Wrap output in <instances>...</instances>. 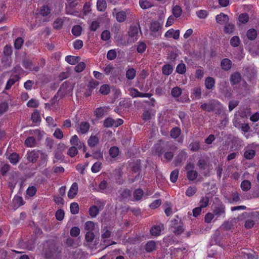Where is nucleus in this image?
Instances as JSON below:
<instances>
[{"label":"nucleus","instance_id":"obj_14","mask_svg":"<svg viewBox=\"0 0 259 259\" xmlns=\"http://www.w3.org/2000/svg\"><path fill=\"white\" fill-rule=\"evenodd\" d=\"M78 189V184L75 182L73 183L72 184V185L68 192L67 195H68V198L70 199L74 198L77 194Z\"/></svg>","mask_w":259,"mask_h":259},{"label":"nucleus","instance_id":"obj_27","mask_svg":"<svg viewBox=\"0 0 259 259\" xmlns=\"http://www.w3.org/2000/svg\"><path fill=\"white\" fill-rule=\"evenodd\" d=\"M247 38L250 40H254L257 36V31L254 28L249 29L246 32Z\"/></svg>","mask_w":259,"mask_h":259},{"label":"nucleus","instance_id":"obj_15","mask_svg":"<svg viewBox=\"0 0 259 259\" xmlns=\"http://www.w3.org/2000/svg\"><path fill=\"white\" fill-rule=\"evenodd\" d=\"M232 62L228 58L223 59L221 62V67L224 71H228L232 67Z\"/></svg>","mask_w":259,"mask_h":259},{"label":"nucleus","instance_id":"obj_50","mask_svg":"<svg viewBox=\"0 0 259 259\" xmlns=\"http://www.w3.org/2000/svg\"><path fill=\"white\" fill-rule=\"evenodd\" d=\"M139 5L142 9H147L153 6L151 3L147 0H140Z\"/></svg>","mask_w":259,"mask_h":259},{"label":"nucleus","instance_id":"obj_40","mask_svg":"<svg viewBox=\"0 0 259 259\" xmlns=\"http://www.w3.org/2000/svg\"><path fill=\"white\" fill-rule=\"evenodd\" d=\"M99 212V209L98 206L96 205L91 206L89 209V214L92 218H95Z\"/></svg>","mask_w":259,"mask_h":259},{"label":"nucleus","instance_id":"obj_59","mask_svg":"<svg viewBox=\"0 0 259 259\" xmlns=\"http://www.w3.org/2000/svg\"><path fill=\"white\" fill-rule=\"evenodd\" d=\"M114 120L112 118L108 117L105 119L103 123V126L105 127H111L114 126Z\"/></svg>","mask_w":259,"mask_h":259},{"label":"nucleus","instance_id":"obj_19","mask_svg":"<svg viewBox=\"0 0 259 259\" xmlns=\"http://www.w3.org/2000/svg\"><path fill=\"white\" fill-rule=\"evenodd\" d=\"M51 256L57 255L61 252V250L58 246L55 243L51 244L49 248Z\"/></svg>","mask_w":259,"mask_h":259},{"label":"nucleus","instance_id":"obj_1","mask_svg":"<svg viewBox=\"0 0 259 259\" xmlns=\"http://www.w3.org/2000/svg\"><path fill=\"white\" fill-rule=\"evenodd\" d=\"M74 89V84L69 81H65L60 86L59 90L54 97V99L57 100L64 98L65 96H71Z\"/></svg>","mask_w":259,"mask_h":259},{"label":"nucleus","instance_id":"obj_47","mask_svg":"<svg viewBox=\"0 0 259 259\" xmlns=\"http://www.w3.org/2000/svg\"><path fill=\"white\" fill-rule=\"evenodd\" d=\"M255 155V151L252 149L246 150L244 153V157L246 159H252Z\"/></svg>","mask_w":259,"mask_h":259},{"label":"nucleus","instance_id":"obj_13","mask_svg":"<svg viewBox=\"0 0 259 259\" xmlns=\"http://www.w3.org/2000/svg\"><path fill=\"white\" fill-rule=\"evenodd\" d=\"M164 36L166 38H173L175 39H178L180 37V30H176L171 28L167 30Z\"/></svg>","mask_w":259,"mask_h":259},{"label":"nucleus","instance_id":"obj_37","mask_svg":"<svg viewBox=\"0 0 259 259\" xmlns=\"http://www.w3.org/2000/svg\"><path fill=\"white\" fill-rule=\"evenodd\" d=\"M136 71L134 68H130L126 72L125 76L128 80H133L136 76Z\"/></svg>","mask_w":259,"mask_h":259},{"label":"nucleus","instance_id":"obj_38","mask_svg":"<svg viewBox=\"0 0 259 259\" xmlns=\"http://www.w3.org/2000/svg\"><path fill=\"white\" fill-rule=\"evenodd\" d=\"M182 13V9L179 5L175 6L172 8V14L176 18H179Z\"/></svg>","mask_w":259,"mask_h":259},{"label":"nucleus","instance_id":"obj_46","mask_svg":"<svg viewBox=\"0 0 259 259\" xmlns=\"http://www.w3.org/2000/svg\"><path fill=\"white\" fill-rule=\"evenodd\" d=\"M102 230L103 233L101 235V238L104 239L103 242L105 243L106 242L105 239L110 237L111 232L107 229V227H104Z\"/></svg>","mask_w":259,"mask_h":259},{"label":"nucleus","instance_id":"obj_53","mask_svg":"<svg viewBox=\"0 0 259 259\" xmlns=\"http://www.w3.org/2000/svg\"><path fill=\"white\" fill-rule=\"evenodd\" d=\"M201 89L200 87L194 88L193 89L192 95L195 97L196 99H200L201 97Z\"/></svg>","mask_w":259,"mask_h":259},{"label":"nucleus","instance_id":"obj_7","mask_svg":"<svg viewBox=\"0 0 259 259\" xmlns=\"http://www.w3.org/2000/svg\"><path fill=\"white\" fill-rule=\"evenodd\" d=\"M91 125L88 121H81L76 126V132L78 134L84 135L90 130Z\"/></svg>","mask_w":259,"mask_h":259},{"label":"nucleus","instance_id":"obj_60","mask_svg":"<svg viewBox=\"0 0 259 259\" xmlns=\"http://www.w3.org/2000/svg\"><path fill=\"white\" fill-rule=\"evenodd\" d=\"M102 163L101 162H96L92 166L91 170L94 173L99 172L101 169Z\"/></svg>","mask_w":259,"mask_h":259},{"label":"nucleus","instance_id":"obj_21","mask_svg":"<svg viewBox=\"0 0 259 259\" xmlns=\"http://www.w3.org/2000/svg\"><path fill=\"white\" fill-rule=\"evenodd\" d=\"M24 144L27 147H34L37 144L36 140L33 136L28 137L25 140Z\"/></svg>","mask_w":259,"mask_h":259},{"label":"nucleus","instance_id":"obj_39","mask_svg":"<svg viewBox=\"0 0 259 259\" xmlns=\"http://www.w3.org/2000/svg\"><path fill=\"white\" fill-rule=\"evenodd\" d=\"M198 176V172L194 170H188L187 172V177L189 181H194Z\"/></svg>","mask_w":259,"mask_h":259},{"label":"nucleus","instance_id":"obj_51","mask_svg":"<svg viewBox=\"0 0 259 259\" xmlns=\"http://www.w3.org/2000/svg\"><path fill=\"white\" fill-rule=\"evenodd\" d=\"M82 31V28L80 25H76L74 26L71 30L72 33L75 36L80 35Z\"/></svg>","mask_w":259,"mask_h":259},{"label":"nucleus","instance_id":"obj_28","mask_svg":"<svg viewBox=\"0 0 259 259\" xmlns=\"http://www.w3.org/2000/svg\"><path fill=\"white\" fill-rule=\"evenodd\" d=\"M156 245L154 241H148L145 246V249L147 252H151L156 249Z\"/></svg>","mask_w":259,"mask_h":259},{"label":"nucleus","instance_id":"obj_17","mask_svg":"<svg viewBox=\"0 0 259 259\" xmlns=\"http://www.w3.org/2000/svg\"><path fill=\"white\" fill-rule=\"evenodd\" d=\"M139 29V26H137L136 25L131 26L128 32V35L132 38H134L136 39H137Z\"/></svg>","mask_w":259,"mask_h":259},{"label":"nucleus","instance_id":"obj_63","mask_svg":"<svg viewBox=\"0 0 259 259\" xmlns=\"http://www.w3.org/2000/svg\"><path fill=\"white\" fill-rule=\"evenodd\" d=\"M14 202L15 205H17L18 207L23 205L25 204V201L23 198L19 196L14 197Z\"/></svg>","mask_w":259,"mask_h":259},{"label":"nucleus","instance_id":"obj_62","mask_svg":"<svg viewBox=\"0 0 259 259\" xmlns=\"http://www.w3.org/2000/svg\"><path fill=\"white\" fill-rule=\"evenodd\" d=\"M110 88L108 84H103L102 85L100 89V92L101 94L107 95L110 93Z\"/></svg>","mask_w":259,"mask_h":259},{"label":"nucleus","instance_id":"obj_43","mask_svg":"<svg viewBox=\"0 0 259 259\" xmlns=\"http://www.w3.org/2000/svg\"><path fill=\"white\" fill-rule=\"evenodd\" d=\"M54 163H57L58 161H62L64 159V156L61 151L59 150L56 151L54 153Z\"/></svg>","mask_w":259,"mask_h":259},{"label":"nucleus","instance_id":"obj_22","mask_svg":"<svg viewBox=\"0 0 259 259\" xmlns=\"http://www.w3.org/2000/svg\"><path fill=\"white\" fill-rule=\"evenodd\" d=\"M204 84L208 90H212L214 87L215 80L212 77H207L205 79Z\"/></svg>","mask_w":259,"mask_h":259},{"label":"nucleus","instance_id":"obj_11","mask_svg":"<svg viewBox=\"0 0 259 259\" xmlns=\"http://www.w3.org/2000/svg\"><path fill=\"white\" fill-rule=\"evenodd\" d=\"M164 229L163 224L160 223L158 225L153 226L150 230L151 235L154 237H157L161 234V231Z\"/></svg>","mask_w":259,"mask_h":259},{"label":"nucleus","instance_id":"obj_30","mask_svg":"<svg viewBox=\"0 0 259 259\" xmlns=\"http://www.w3.org/2000/svg\"><path fill=\"white\" fill-rule=\"evenodd\" d=\"M9 161L13 164H16L19 161V155L16 153L13 152L11 153L8 157Z\"/></svg>","mask_w":259,"mask_h":259},{"label":"nucleus","instance_id":"obj_49","mask_svg":"<svg viewBox=\"0 0 259 259\" xmlns=\"http://www.w3.org/2000/svg\"><path fill=\"white\" fill-rule=\"evenodd\" d=\"M209 198L207 196L202 197L199 201V207L202 208H205L208 205Z\"/></svg>","mask_w":259,"mask_h":259},{"label":"nucleus","instance_id":"obj_58","mask_svg":"<svg viewBox=\"0 0 259 259\" xmlns=\"http://www.w3.org/2000/svg\"><path fill=\"white\" fill-rule=\"evenodd\" d=\"M109 152L111 157L115 158L118 156L119 150L118 147L113 146L110 148Z\"/></svg>","mask_w":259,"mask_h":259},{"label":"nucleus","instance_id":"obj_26","mask_svg":"<svg viewBox=\"0 0 259 259\" xmlns=\"http://www.w3.org/2000/svg\"><path fill=\"white\" fill-rule=\"evenodd\" d=\"M182 131L180 127L176 126L172 128L170 131V136L171 138L176 139L181 134Z\"/></svg>","mask_w":259,"mask_h":259},{"label":"nucleus","instance_id":"obj_36","mask_svg":"<svg viewBox=\"0 0 259 259\" xmlns=\"http://www.w3.org/2000/svg\"><path fill=\"white\" fill-rule=\"evenodd\" d=\"M182 94V90L179 87L173 88L171 91V95L175 98H179Z\"/></svg>","mask_w":259,"mask_h":259},{"label":"nucleus","instance_id":"obj_29","mask_svg":"<svg viewBox=\"0 0 259 259\" xmlns=\"http://www.w3.org/2000/svg\"><path fill=\"white\" fill-rule=\"evenodd\" d=\"M115 18L116 20L119 22L121 23L125 21L126 19V14L125 12L123 11H119L116 13Z\"/></svg>","mask_w":259,"mask_h":259},{"label":"nucleus","instance_id":"obj_42","mask_svg":"<svg viewBox=\"0 0 259 259\" xmlns=\"http://www.w3.org/2000/svg\"><path fill=\"white\" fill-rule=\"evenodd\" d=\"M97 7L98 11L103 12L105 10L107 7V4L105 0H98Z\"/></svg>","mask_w":259,"mask_h":259},{"label":"nucleus","instance_id":"obj_61","mask_svg":"<svg viewBox=\"0 0 259 259\" xmlns=\"http://www.w3.org/2000/svg\"><path fill=\"white\" fill-rule=\"evenodd\" d=\"M37 192V189L35 186H29L26 190V194L29 197L34 196Z\"/></svg>","mask_w":259,"mask_h":259},{"label":"nucleus","instance_id":"obj_54","mask_svg":"<svg viewBox=\"0 0 259 259\" xmlns=\"http://www.w3.org/2000/svg\"><path fill=\"white\" fill-rule=\"evenodd\" d=\"M176 72L180 74H184L186 71V67L185 64H179L176 67Z\"/></svg>","mask_w":259,"mask_h":259},{"label":"nucleus","instance_id":"obj_4","mask_svg":"<svg viewBox=\"0 0 259 259\" xmlns=\"http://www.w3.org/2000/svg\"><path fill=\"white\" fill-rule=\"evenodd\" d=\"M78 2L76 0H68L67 5H66L65 9L66 14L77 16L78 12L74 10Z\"/></svg>","mask_w":259,"mask_h":259},{"label":"nucleus","instance_id":"obj_35","mask_svg":"<svg viewBox=\"0 0 259 259\" xmlns=\"http://www.w3.org/2000/svg\"><path fill=\"white\" fill-rule=\"evenodd\" d=\"M51 12V9L48 5H44L40 8L39 10V14L41 16L45 17L48 16Z\"/></svg>","mask_w":259,"mask_h":259},{"label":"nucleus","instance_id":"obj_41","mask_svg":"<svg viewBox=\"0 0 259 259\" xmlns=\"http://www.w3.org/2000/svg\"><path fill=\"white\" fill-rule=\"evenodd\" d=\"M251 183L248 180H243L240 185V187L242 191H248L251 188Z\"/></svg>","mask_w":259,"mask_h":259},{"label":"nucleus","instance_id":"obj_16","mask_svg":"<svg viewBox=\"0 0 259 259\" xmlns=\"http://www.w3.org/2000/svg\"><path fill=\"white\" fill-rule=\"evenodd\" d=\"M99 143V138L97 135H92L88 140V144L89 147L93 148L97 146Z\"/></svg>","mask_w":259,"mask_h":259},{"label":"nucleus","instance_id":"obj_32","mask_svg":"<svg viewBox=\"0 0 259 259\" xmlns=\"http://www.w3.org/2000/svg\"><path fill=\"white\" fill-rule=\"evenodd\" d=\"M173 70L172 66L169 64L164 65L162 68V73L165 75L171 74Z\"/></svg>","mask_w":259,"mask_h":259},{"label":"nucleus","instance_id":"obj_25","mask_svg":"<svg viewBox=\"0 0 259 259\" xmlns=\"http://www.w3.org/2000/svg\"><path fill=\"white\" fill-rule=\"evenodd\" d=\"M162 24L157 21H152L150 23V30L151 31L156 32L161 29Z\"/></svg>","mask_w":259,"mask_h":259},{"label":"nucleus","instance_id":"obj_23","mask_svg":"<svg viewBox=\"0 0 259 259\" xmlns=\"http://www.w3.org/2000/svg\"><path fill=\"white\" fill-rule=\"evenodd\" d=\"M39 157L40 159L39 160L38 166H46L47 165L48 161V155L44 152L40 151V154Z\"/></svg>","mask_w":259,"mask_h":259},{"label":"nucleus","instance_id":"obj_44","mask_svg":"<svg viewBox=\"0 0 259 259\" xmlns=\"http://www.w3.org/2000/svg\"><path fill=\"white\" fill-rule=\"evenodd\" d=\"M79 58L73 56H67L65 57V61L70 64L74 65L78 62Z\"/></svg>","mask_w":259,"mask_h":259},{"label":"nucleus","instance_id":"obj_3","mask_svg":"<svg viewBox=\"0 0 259 259\" xmlns=\"http://www.w3.org/2000/svg\"><path fill=\"white\" fill-rule=\"evenodd\" d=\"M212 212L216 219L225 218L226 216V206L221 201L215 203L212 207Z\"/></svg>","mask_w":259,"mask_h":259},{"label":"nucleus","instance_id":"obj_5","mask_svg":"<svg viewBox=\"0 0 259 259\" xmlns=\"http://www.w3.org/2000/svg\"><path fill=\"white\" fill-rule=\"evenodd\" d=\"M40 150L34 149L27 151L26 157L29 162L35 163L37 160L40 154Z\"/></svg>","mask_w":259,"mask_h":259},{"label":"nucleus","instance_id":"obj_2","mask_svg":"<svg viewBox=\"0 0 259 259\" xmlns=\"http://www.w3.org/2000/svg\"><path fill=\"white\" fill-rule=\"evenodd\" d=\"M177 147L168 141L159 140L154 145V150L155 153L159 157L163 155L166 151L171 149H177Z\"/></svg>","mask_w":259,"mask_h":259},{"label":"nucleus","instance_id":"obj_34","mask_svg":"<svg viewBox=\"0 0 259 259\" xmlns=\"http://www.w3.org/2000/svg\"><path fill=\"white\" fill-rule=\"evenodd\" d=\"M70 144L73 146H77L78 148H81V143L77 135H74L70 140Z\"/></svg>","mask_w":259,"mask_h":259},{"label":"nucleus","instance_id":"obj_12","mask_svg":"<svg viewBox=\"0 0 259 259\" xmlns=\"http://www.w3.org/2000/svg\"><path fill=\"white\" fill-rule=\"evenodd\" d=\"M109 107H100L97 108L94 111V115L96 117L100 119L102 118L109 111Z\"/></svg>","mask_w":259,"mask_h":259},{"label":"nucleus","instance_id":"obj_57","mask_svg":"<svg viewBox=\"0 0 259 259\" xmlns=\"http://www.w3.org/2000/svg\"><path fill=\"white\" fill-rule=\"evenodd\" d=\"M230 43L232 47H237L240 44V39L238 36H234L231 38Z\"/></svg>","mask_w":259,"mask_h":259},{"label":"nucleus","instance_id":"obj_31","mask_svg":"<svg viewBox=\"0 0 259 259\" xmlns=\"http://www.w3.org/2000/svg\"><path fill=\"white\" fill-rule=\"evenodd\" d=\"M143 195L144 191L141 188L136 189L133 193V196L135 201H138L140 200L142 198Z\"/></svg>","mask_w":259,"mask_h":259},{"label":"nucleus","instance_id":"obj_8","mask_svg":"<svg viewBox=\"0 0 259 259\" xmlns=\"http://www.w3.org/2000/svg\"><path fill=\"white\" fill-rule=\"evenodd\" d=\"M129 95L133 98H150L152 94L149 93H143L139 91L137 89L130 88L128 89Z\"/></svg>","mask_w":259,"mask_h":259},{"label":"nucleus","instance_id":"obj_9","mask_svg":"<svg viewBox=\"0 0 259 259\" xmlns=\"http://www.w3.org/2000/svg\"><path fill=\"white\" fill-rule=\"evenodd\" d=\"M22 65L25 69L28 70L29 71L38 72L40 70V67L38 66L33 67V62L29 59H24L22 61Z\"/></svg>","mask_w":259,"mask_h":259},{"label":"nucleus","instance_id":"obj_18","mask_svg":"<svg viewBox=\"0 0 259 259\" xmlns=\"http://www.w3.org/2000/svg\"><path fill=\"white\" fill-rule=\"evenodd\" d=\"M241 79V75L238 72L233 73L230 77V81L232 85L237 84Z\"/></svg>","mask_w":259,"mask_h":259},{"label":"nucleus","instance_id":"obj_33","mask_svg":"<svg viewBox=\"0 0 259 259\" xmlns=\"http://www.w3.org/2000/svg\"><path fill=\"white\" fill-rule=\"evenodd\" d=\"M132 105V101L130 99H124L119 103V106L122 109L129 108Z\"/></svg>","mask_w":259,"mask_h":259},{"label":"nucleus","instance_id":"obj_64","mask_svg":"<svg viewBox=\"0 0 259 259\" xmlns=\"http://www.w3.org/2000/svg\"><path fill=\"white\" fill-rule=\"evenodd\" d=\"M197 191V188L195 187H189L186 191V195L191 197L194 195Z\"/></svg>","mask_w":259,"mask_h":259},{"label":"nucleus","instance_id":"obj_20","mask_svg":"<svg viewBox=\"0 0 259 259\" xmlns=\"http://www.w3.org/2000/svg\"><path fill=\"white\" fill-rule=\"evenodd\" d=\"M215 19L217 23L220 24H223L227 22L229 19L227 15L222 13L220 14L217 15L216 16Z\"/></svg>","mask_w":259,"mask_h":259},{"label":"nucleus","instance_id":"obj_48","mask_svg":"<svg viewBox=\"0 0 259 259\" xmlns=\"http://www.w3.org/2000/svg\"><path fill=\"white\" fill-rule=\"evenodd\" d=\"M141 161L140 159L137 160L132 166V170L134 172H138L141 170Z\"/></svg>","mask_w":259,"mask_h":259},{"label":"nucleus","instance_id":"obj_10","mask_svg":"<svg viewBox=\"0 0 259 259\" xmlns=\"http://www.w3.org/2000/svg\"><path fill=\"white\" fill-rule=\"evenodd\" d=\"M187 157V152L184 150H181L175 158L174 163L175 165L176 166H180L183 161L186 159Z\"/></svg>","mask_w":259,"mask_h":259},{"label":"nucleus","instance_id":"obj_6","mask_svg":"<svg viewBox=\"0 0 259 259\" xmlns=\"http://www.w3.org/2000/svg\"><path fill=\"white\" fill-rule=\"evenodd\" d=\"M218 104H219V101L214 100H211L207 103L202 104L201 105L200 108L203 111L211 112L214 111Z\"/></svg>","mask_w":259,"mask_h":259},{"label":"nucleus","instance_id":"obj_56","mask_svg":"<svg viewBox=\"0 0 259 259\" xmlns=\"http://www.w3.org/2000/svg\"><path fill=\"white\" fill-rule=\"evenodd\" d=\"M70 212L73 214H77L79 212V206L77 203L73 202L70 204Z\"/></svg>","mask_w":259,"mask_h":259},{"label":"nucleus","instance_id":"obj_52","mask_svg":"<svg viewBox=\"0 0 259 259\" xmlns=\"http://www.w3.org/2000/svg\"><path fill=\"white\" fill-rule=\"evenodd\" d=\"M147 48L146 44L143 41H139L138 42L137 51L138 53L142 54L144 53Z\"/></svg>","mask_w":259,"mask_h":259},{"label":"nucleus","instance_id":"obj_24","mask_svg":"<svg viewBox=\"0 0 259 259\" xmlns=\"http://www.w3.org/2000/svg\"><path fill=\"white\" fill-rule=\"evenodd\" d=\"M20 79L19 76L18 75H15L13 76L12 77H11L7 81L6 87L5 90H8L11 89L12 86Z\"/></svg>","mask_w":259,"mask_h":259},{"label":"nucleus","instance_id":"obj_45","mask_svg":"<svg viewBox=\"0 0 259 259\" xmlns=\"http://www.w3.org/2000/svg\"><path fill=\"white\" fill-rule=\"evenodd\" d=\"M31 119L34 123H39L41 120L40 114L38 111H35L32 113Z\"/></svg>","mask_w":259,"mask_h":259},{"label":"nucleus","instance_id":"obj_55","mask_svg":"<svg viewBox=\"0 0 259 259\" xmlns=\"http://www.w3.org/2000/svg\"><path fill=\"white\" fill-rule=\"evenodd\" d=\"M64 20L62 18H57L54 22L53 27L55 29H60L62 28Z\"/></svg>","mask_w":259,"mask_h":259}]
</instances>
